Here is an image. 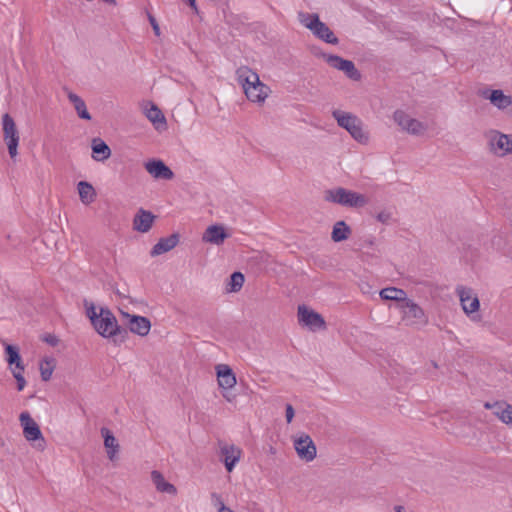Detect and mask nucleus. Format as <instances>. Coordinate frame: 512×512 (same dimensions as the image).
<instances>
[{
    "label": "nucleus",
    "instance_id": "412c9836",
    "mask_svg": "<svg viewBox=\"0 0 512 512\" xmlns=\"http://www.w3.org/2000/svg\"><path fill=\"white\" fill-rule=\"evenodd\" d=\"M486 409L493 410L495 416H497L503 423L512 426V405L506 402H486L484 404Z\"/></svg>",
    "mask_w": 512,
    "mask_h": 512
},
{
    "label": "nucleus",
    "instance_id": "4468645a",
    "mask_svg": "<svg viewBox=\"0 0 512 512\" xmlns=\"http://www.w3.org/2000/svg\"><path fill=\"white\" fill-rule=\"evenodd\" d=\"M298 318L299 322L308 326L311 330L325 328V321L323 317L319 313L308 309L304 305L298 307Z\"/></svg>",
    "mask_w": 512,
    "mask_h": 512
},
{
    "label": "nucleus",
    "instance_id": "9b49d317",
    "mask_svg": "<svg viewBox=\"0 0 512 512\" xmlns=\"http://www.w3.org/2000/svg\"><path fill=\"white\" fill-rule=\"evenodd\" d=\"M456 293L459 296V300L465 314L471 316L472 314L478 312L480 308V301L472 288L458 286L456 288Z\"/></svg>",
    "mask_w": 512,
    "mask_h": 512
},
{
    "label": "nucleus",
    "instance_id": "ddd939ff",
    "mask_svg": "<svg viewBox=\"0 0 512 512\" xmlns=\"http://www.w3.org/2000/svg\"><path fill=\"white\" fill-rule=\"evenodd\" d=\"M143 114L153 124L155 129L164 130L167 127L166 118L161 109L151 101H143L140 104Z\"/></svg>",
    "mask_w": 512,
    "mask_h": 512
},
{
    "label": "nucleus",
    "instance_id": "7c9ffc66",
    "mask_svg": "<svg viewBox=\"0 0 512 512\" xmlns=\"http://www.w3.org/2000/svg\"><path fill=\"white\" fill-rule=\"evenodd\" d=\"M5 350L8 355V358H7L8 363L10 365L14 364L15 370L23 371L24 366L22 365L21 357L19 355L18 349L12 345H7Z\"/></svg>",
    "mask_w": 512,
    "mask_h": 512
},
{
    "label": "nucleus",
    "instance_id": "2eb2a0df",
    "mask_svg": "<svg viewBox=\"0 0 512 512\" xmlns=\"http://www.w3.org/2000/svg\"><path fill=\"white\" fill-rule=\"evenodd\" d=\"M122 316L127 319L129 330L139 336H146L151 329V322L144 316L131 315L121 311Z\"/></svg>",
    "mask_w": 512,
    "mask_h": 512
},
{
    "label": "nucleus",
    "instance_id": "a211bd4d",
    "mask_svg": "<svg viewBox=\"0 0 512 512\" xmlns=\"http://www.w3.org/2000/svg\"><path fill=\"white\" fill-rule=\"evenodd\" d=\"M229 237L224 226L219 224L210 225L202 235V241L212 245L220 246Z\"/></svg>",
    "mask_w": 512,
    "mask_h": 512
},
{
    "label": "nucleus",
    "instance_id": "f8f14e48",
    "mask_svg": "<svg viewBox=\"0 0 512 512\" xmlns=\"http://www.w3.org/2000/svg\"><path fill=\"white\" fill-rule=\"evenodd\" d=\"M294 448L301 460L310 462L315 459L317 454L316 446L307 434H302L294 440Z\"/></svg>",
    "mask_w": 512,
    "mask_h": 512
},
{
    "label": "nucleus",
    "instance_id": "1a4fd4ad",
    "mask_svg": "<svg viewBox=\"0 0 512 512\" xmlns=\"http://www.w3.org/2000/svg\"><path fill=\"white\" fill-rule=\"evenodd\" d=\"M2 130L3 139L7 145L8 153L10 157L14 159L18 154L17 148L20 137L16 124L13 118L8 113H5L2 116Z\"/></svg>",
    "mask_w": 512,
    "mask_h": 512
},
{
    "label": "nucleus",
    "instance_id": "f257e3e1",
    "mask_svg": "<svg viewBox=\"0 0 512 512\" xmlns=\"http://www.w3.org/2000/svg\"><path fill=\"white\" fill-rule=\"evenodd\" d=\"M236 75L245 96H268L271 92L269 87L260 81L258 74L247 66L238 68Z\"/></svg>",
    "mask_w": 512,
    "mask_h": 512
},
{
    "label": "nucleus",
    "instance_id": "423d86ee",
    "mask_svg": "<svg viewBox=\"0 0 512 512\" xmlns=\"http://www.w3.org/2000/svg\"><path fill=\"white\" fill-rule=\"evenodd\" d=\"M333 117L338 125L347 130L350 135L360 143H366L368 136L363 130L362 121L355 115L339 109L332 112Z\"/></svg>",
    "mask_w": 512,
    "mask_h": 512
},
{
    "label": "nucleus",
    "instance_id": "cd10ccee",
    "mask_svg": "<svg viewBox=\"0 0 512 512\" xmlns=\"http://www.w3.org/2000/svg\"><path fill=\"white\" fill-rule=\"evenodd\" d=\"M101 434L104 438V446L108 450V457L110 460L114 459L115 454L119 449V444L116 438L113 436L111 431L108 428L103 427L101 429Z\"/></svg>",
    "mask_w": 512,
    "mask_h": 512
},
{
    "label": "nucleus",
    "instance_id": "c85d7f7f",
    "mask_svg": "<svg viewBox=\"0 0 512 512\" xmlns=\"http://www.w3.org/2000/svg\"><path fill=\"white\" fill-rule=\"evenodd\" d=\"M351 234L350 227L344 221H337L331 233L334 242H341L349 238Z\"/></svg>",
    "mask_w": 512,
    "mask_h": 512
},
{
    "label": "nucleus",
    "instance_id": "c03bdc74",
    "mask_svg": "<svg viewBox=\"0 0 512 512\" xmlns=\"http://www.w3.org/2000/svg\"><path fill=\"white\" fill-rule=\"evenodd\" d=\"M217 512H234V511L231 510L229 507L225 506V507H222V509H218Z\"/></svg>",
    "mask_w": 512,
    "mask_h": 512
},
{
    "label": "nucleus",
    "instance_id": "4be33fe9",
    "mask_svg": "<svg viewBox=\"0 0 512 512\" xmlns=\"http://www.w3.org/2000/svg\"><path fill=\"white\" fill-rule=\"evenodd\" d=\"M154 219L155 216L150 211L140 209L134 216L133 228L138 232L146 233L151 229Z\"/></svg>",
    "mask_w": 512,
    "mask_h": 512
},
{
    "label": "nucleus",
    "instance_id": "b1692460",
    "mask_svg": "<svg viewBox=\"0 0 512 512\" xmlns=\"http://www.w3.org/2000/svg\"><path fill=\"white\" fill-rule=\"evenodd\" d=\"M92 158L95 161H105L111 156L110 147L100 138L91 141Z\"/></svg>",
    "mask_w": 512,
    "mask_h": 512
},
{
    "label": "nucleus",
    "instance_id": "4c0bfd02",
    "mask_svg": "<svg viewBox=\"0 0 512 512\" xmlns=\"http://www.w3.org/2000/svg\"><path fill=\"white\" fill-rule=\"evenodd\" d=\"M211 502L213 506L217 508V510L222 509V507L226 506L223 502L221 495L216 492L211 493Z\"/></svg>",
    "mask_w": 512,
    "mask_h": 512
},
{
    "label": "nucleus",
    "instance_id": "c756f323",
    "mask_svg": "<svg viewBox=\"0 0 512 512\" xmlns=\"http://www.w3.org/2000/svg\"><path fill=\"white\" fill-rule=\"evenodd\" d=\"M490 103L505 115L512 117V98H488Z\"/></svg>",
    "mask_w": 512,
    "mask_h": 512
},
{
    "label": "nucleus",
    "instance_id": "bb28decb",
    "mask_svg": "<svg viewBox=\"0 0 512 512\" xmlns=\"http://www.w3.org/2000/svg\"><path fill=\"white\" fill-rule=\"evenodd\" d=\"M77 190L83 204H90L96 198V191L94 187L86 181H80L77 184Z\"/></svg>",
    "mask_w": 512,
    "mask_h": 512
},
{
    "label": "nucleus",
    "instance_id": "c9c22d12",
    "mask_svg": "<svg viewBox=\"0 0 512 512\" xmlns=\"http://www.w3.org/2000/svg\"><path fill=\"white\" fill-rule=\"evenodd\" d=\"M13 376L17 381V389L19 391H22L26 385V381L22 375V371L20 370H13Z\"/></svg>",
    "mask_w": 512,
    "mask_h": 512
},
{
    "label": "nucleus",
    "instance_id": "49530a36",
    "mask_svg": "<svg viewBox=\"0 0 512 512\" xmlns=\"http://www.w3.org/2000/svg\"><path fill=\"white\" fill-rule=\"evenodd\" d=\"M223 397L226 398L227 401H231V399L226 394H223Z\"/></svg>",
    "mask_w": 512,
    "mask_h": 512
},
{
    "label": "nucleus",
    "instance_id": "2f4dec72",
    "mask_svg": "<svg viewBox=\"0 0 512 512\" xmlns=\"http://www.w3.org/2000/svg\"><path fill=\"white\" fill-rule=\"evenodd\" d=\"M55 368V360L53 358H44L39 365L41 378L43 381L50 380Z\"/></svg>",
    "mask_w": 512,
    "mask_h": 512
},
{
    "label": "nucleus",
    "instance_id": "473e14b6",
    "mask_svg": "<svg viewBox=\"0 0 512 512\" xmlns=\"http://www.w3.org/2000/svg\"><path fill=\"white\" fill-rule=\"evenodd\" d=\"M73 103L75 110L80 118L85 120H90L91 115L87 110L86 104L82 100V98H70Z\"/></svg>",
    "mask_w": 512,
    "mask_h": 512
},
{
    "label": "nucleus",
    "instance_id": "a19ab883",
    "mask_svg": "<svg viewBox=\"0 0 512 512\" xmlns=\"http://www.w3.org/2000/svg\"><path fill=\"white\" fill-rule=\"evenodd\" d=\"M285 412H286V420H287V422L291 423L293 418H294V415H295L293 406L291 404H287Z\"/></svg>",
    "mask_w": 512,
    "mask_h": 512
},
{
    "label": "nucleus",
    "instance_id": "72a5a7b5",
    "mask_svg": "<svg viewBox=\"0 0 512 512\" xmlns=\"http://www.w3.org/2000/svg\"><path fill=\"white\" fill-rule=\"evenodd\" d=\"M244 284V275L241 272H234L230 276V291H239Z\"/></svg>",
    "mask_w": 512,
    "mask_h": 512
},
{
    "label": "nucleus",
    "instance_id": "79ce46f5",
    "mask_svg": "<svg viewBox=\"0 0 512 512\" xmlns=\"http://www.w3.org/2000/svg\"><path fill=\"white\" fill-rule=\"evenodd\" d=\"M44 340H45L48 344H50V345H52V346H55V345H57V343H58V339H57V337H56V336H54V335H48V336H46V337H45V339H44Z\"/></svg>",
    "mask_w": 512,
    "mask_h": 512
},
{
    "label": "nucleus",
    "instance_id": "39448f33",
    "mask_svg": "<svg viewBox=\"0 0 512 512\" xmlns=\"http://www.w3.org/2000/svg\"><path fill=\"white\" fill-rule=\"evenodd\" d=\"M299 21L317 38L329 44H338V38L334 35L333 31L320 20L317 14L299 13Z\"/></svg>",
    "mask_w": 512,
    "mask_h": 512
},
{
    "label": "nucleus",
    "instance_id": "f03ea898",
    "mask_svg": "<svg viewBox=\"0 0 512 512\" xmlns=\"http://www.w3.org/2000/svg\"><path fill=\"white\" fill-rule=\"evenodd\" d=\"M324 199L327 202L352 208H361L368 203V199L365 195L342 187L327 190Z\"/></svg>",
    "mask_w": 512,
    "mask_h": 512
},
{
    "label": "nucleus",
    "instance_id": "a878e982",
    "mask_svg": "<svg viewBox=\"0 0 512 512\" xmlns=\"http://www.w3.org/2000/svg\"><path fill=\"white\" fill-rule=\"evenodd\" d=\"M379 295L383 300L396 301L398 304H404L408 300L407 293L403 289L396 287L383 288Z\"/></svg>",
    "mask_w": 512,
    "mask_h": 512
},
{
    "label": "nucleus",
    "instance_id": "a18cd8bd",
    "mask_svg": "<svg viewBox=\"0 0 512 512\" xmlns=\"http://www.w3.org/2000/svg\"><path fill=\"white\" fill-rule=\"evenodd\" d=\"M265 99L266 98H256V102L258 103L259 106H262L265 102Z\"/></svg>",
    "mask_w": 512,
    "mask_h": 512
},
{
    "label": "nucleus",
    "instance_id": "f704fd0d",
    "mask_svg": "<svg viewBox=\"0 0 512 512\" xmlns=\"http://www.w3.org/2000/svg\"><path fill=\"white\" fill-rule=\"evenodd\" d=\"M376 219L382 224H389L393 220V212L391 210H382L380 211Z\"/></svg>",
    "mask_w": 512,
    "mask_h": 512
},
{
    "label": "nucleus",
    "instance_id": "6e6552de",
    "mask_svg": "<svg viewBox=\"0 0 512 512\" xmlns=\"http://www.w3.org/2000/svg\"><path fill=\"white\" fill-rule=\"evenodd\" d=\"M393 119L402 131L410 135L421 137L427 132L428 126L426 123L411 117L402 110L395 111Z\"/></svg>",
    "mask_w": 512,
    "mask_h": 512
},
{
    "label": "nucleus",
    "instance_id": "ea45409f",
    "mask_svg": "<svg viewBox=\"0 0 512 512\" xmlns=\"http://www.w3.org/2000/svg\"><path fill=\"white\" fill-rule=\"evenodd\" d=\"M98 313L99 312H97V309L93 304H90L89 306H87L86 314L92 324L96 321V319H98Z\"/></svg>",
    "mask_w": 512,
    "mask_h": 512
},
{
    "label": "nucleus",
    "instance_id": "37998d69",
    "mask_svg": "<svg viewBox=\"0 0 512 512\" xmlns=\"http://www.w3.org/2000/svg\"><path fill=\"white\" fill-rule=\"evenodd\" d=\"M394 511L395 512H406V508L404 506H402V505H396L394 507Z\"/></svg>",
    "mask_w": 512,
    "mask_h": 512
},
{
    "label": "nucleus",
    "instance_id": "393cba45",
    "mask_svg": "<svg viewBox=\"0 0 512 512\" xmlns=\"http://www.w3.org/2000/svg\"><path fill=\"white\" fill-rule=\"evenodd\" d=\"M151 479L157 491L170 495H175L177 493L176 487L173 484L167 482L162 473L159 471L153 470L151 472Z\"/></svg>",
    "mask_w": 512,
    "mask_h": 512
},
{
    "label": "nucleus",
    "instance_id": "7ed1b4c3",
    "mask_svg": "<svg viewBox=\"0 0 512 512\" xmlns=\"http://www.w3.org/2000/svg\"><path fill=\"white\" fill-rule=\"evenodd\" d=\"M488 151L497 156L505 157L512 154V134H505L496 129H489L483 134Z\"/></svg>",
    "mask_w": 512,
    "mask_h": 512
},
{
    "label": "nucleus",
    "instance_id": "20e7f679",
    "mask_svg": "<svg viewBox=\"0 0 512 512\" xmlns=\"http://www.w3.org/2000/svg\"><path fill=\"white\" fill-rule=\"evenodd\" d=\"M94 329L104 338H115L118 335L126 334V330L118 325L114 314L108 309L101 307L98 319L93 323ZM116 343V339H114Z\"/></svg>",
    "mask_w": 512,
    "mask_h": 512
},
{
    "label": "nucleus",
    "instance_id": "aec40b11",
    "mask_svg": "<svg viewBox=\"0 0 512 512\" xmlns=\"http://www.w3.org/2000/svg\"><path fill=\"white\" fill-rule=\"evenodd\" d=\"M218 385L220 388L228 390L232 389L236 383V376L231 367L227 364H218L215 367Z\"/></svg>",
    "mask_w": 512,
    "mask_h": 512
},
{
    "label": "nucleus",
    "instance_id": "dca6fc26",
    "mask_svg": "<svg viewBox=\"0 0 512 512\" xmlns=\"http://www.w3.org/2000/svg\"><path fill=\"white\" fill-rule=\"evenodd\" d=\"M20 422L23 426V434L26 440L28 441H36L41 440L44 442V438L42 436L41 430L38 424L31 418L28 412H22L20 414Z\"/></svg>",
    "mask_w": 512,
    "mask_h": 512
},
{
    "label": "nucleus",
    "instance_id": "5701e85b",
    "mask_svg": "<svg viewBox=\"0 0 512 512\" xmlns=\"http://www.w3.org/2000/svg\"><path fill=\"white\" fill-rule=\"evenodd\" d=\"M179 242L178 234H172L166 238H161L152 248L150 255L152 257L164 254L172 250Z\"/></svg>",
    "mask_w": 512,
    "mask_h": 512
},
{
    "label": "nucleus",
    "instance_id": "0eeeda50",
    "mask_svg": "<svg viewBox=\"0 0 512 512\" xmlns=\"http://www.w3.org/2000/svg\"><path fill=\"white\" fill-rule=\"evenodd\" d=\"M401 311V321L405 326L416 327L428 323V317L424 310L413 300L408 299L404 304H398Z\"/></svg>",
    "mask_w": 512,
    "mask_h": 512
},
{
    "label": "nucleus",
    "instance_id": "f3484780",
    "mask_svg": "<svg viewBox=\"0 0 512 512\" xmlns=\"http://www.w3.org/2000/svg\"><path fill=\"white\" fill-rule=\"evenodd\" d=\"M145 170L155 179L171 180L173 171L162 160H149L144 164Z\"/></svg>",
    "mask_w": 512,
    "mask_h": 512
},
{
    "label": "nucleus",
    "instance_id": "6ab92c4d",
    "mask_svg": "<svg viewBox=\"0 0 512 512\" xmlns=\"http://www.w3.org/2000/svg\"><path fill=\"white\" fill-rule=\"evenodd\" d=\"M220 453L221 456L223 457L225 468L227 469L228 472H231L234 469L237 462L240 460L242 450L233 444L229 445L226 443H221Z\"/></svg>",
    "mask_w": 512,
    "mask_h": 512
},
{
    "label": "nucleus",
    "instance_id": "58836bf2",
    "mask_svg": "<svg viewBox=\"0 0 512 512\" xmlns=\"http://www.w3.org/2000/svg\"><path fill=\"white\" fill-rule=\"evenodd\" d=\"M146 14H147L148 21H149L150 25L152 26V29H153L155 35L160 36V34H161L160 27H159V24H158L156 18L149 12H146Z\"/></svg>",
    "mask_w": 512,
    "mask_h": 512
},
{
    "label": "nucleus",
    "instance_id": "e433bc0d",
    "mask_svg": "<svg viewBox=\"0 0 512 512\" xmlns=\"http://www.w3.org/2000/svg\"><path fill=\"white\" fill-rule=\"evenodd\" d=\"M479 96H492V97H495V96H505L503 94V91L502 90H491L487 87H484L482 88L480 91H479Z\"/></svg>",
    "mask_w": 512,
    "mask_h": 512
},
{
    "label": "nucleus",
    "instance_id": "9d476101",
    "mask_svg": "<svg viewBox=\"0 0 512 512\" xmlns=\"http://www.w3.org/2000/svg\"><path fill=\"white\" fill-rule=\"evenodd\" d=\"M322 56L330 67L343 72L348 78L352 80L360 79V73L352 61L332 54H323Z\"/></svg>",
    "mask_w": 512,
    "mask_h": 512
}]
</instances>
